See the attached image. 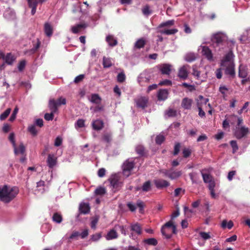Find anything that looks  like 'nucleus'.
<instances>
[{
    "label": "nucleus",
    "mask_w": 250,
    "mask_h": 250,
    "mask_svg": "<svg viewBox=\"0 0 250 250\" xmlns=\"http://www.w3.org/2000/svg\"><path fill=\"white\" fill-rule=\"evenodd\" d=\"M53 28L52 25L48 22H46L44 24V31L46 35L48 37L52 36L53 34Z\"/></svg>",
    "instance_id": "obj_20"
},
{
    "label": "nucleus",
    "mask_w": 250,
    "mask_h": 250,
    "mask_svg": "<svg viewBox=\"0 0 250 250\" xmlns=\"http://www.w3.org/2000/svg\"><path fill=\"white\" fill-rule=\"evenodd\" d=\"M198 98H199V99L201 101V102H199L198 100L197 102V106L199 109L198 114L199 116L204 117L205 116L206 113L202 109V104L204 103L205 104H206L208 103V98H204L203 96H202V95H200V96L198 97Z\"/></svg>",
    "instance_id": "obj_7"
},
{
    "label": "nucleus",
    "mask_w": 250,
    "mask_h": 250,
    "mask_svg": "<svg viewBox=\"0 0 250 250\" xmlns=\"http://www.w3.org/2000/svg\"><path fill=\"white\" fill-rule=\"evenodd\" d=\"M28 6L31 8V14L34 15L36 12L37 7L39 3H43L46 0H27Z\"/></svg>",
    "instance_id": "obj_8"
},
{
    "label": "nucleus",
    "mask_w": 250,
    "mask_h": 250,
    "mask_svg": "<svg viewBox=\"0 0 250 250\" xmlns=\"http://www.w3.org/2000/svg\"><path fill=\"white\" fill-rule=\"evenodd\" d=\"M247 76V73L244 68H242L241 66H239L238 71V76L242 77V78H245Z\"/></svg>",
    "instance_id": "obj_48"
},
{
    "label": "nucleus",
    "mask_w": 250,
    "mask_h": 250,
    "mask_svg": "<svg viewBox=\"0 0 250 250\" xmlns=\"http://www.w3.org/2000/svg\"><path fill=\"white\" fill-rule=\"evenodd\" d=\"M135 150L138 154L140 156H145L146 154V152L144 146L142 145H138L135 147Z\"/></svg>",
    "instance_id": "obj_31"
},
{
    "label": "nucleus",
    "mask_w": 250,
    "mask_h": 250,
    "mask_svg": "<svg viewBox=\"0 0 250 250\" xmlns=\"http://www.w3.org/2000/svg\"><path fill=\"white\" fill-rule=\"evenodd\" d=\"M150 79L149 78H146V77H144L143 75H141L139 78V83L141 85H145L144 84V82H146V83H148V82H149Z\"/></svg>",
    "instance_id": "obj_44"
},
{
    "label": "nucleus",
    "mask_w": 250,
    "mask_h": 250,
    "mask_svg": "<svg viewBox=\"0 0 250 250\" xmlns=\"http://www.w3.org/2000/svg\"><path fill=\"white\" fill-rule=\"evenodd\" d=\"M159 85H171L172 82L168 79H165L163 81H161L158 84Z\"/></svg>",
    "instance_id": "obj_61"
},
{
    "label": "nucleus",
    "mask_w": 250,
    "mask_h": 250,
    "mask_svg": "<svg viewBox=\"0 0 250 250\" xmlns=\"http://www.w3.org/2000/svg\"><path fill=\"white\" fill-rule=\"evenodd\" d=\"M228 36L226 34L221 31H218L211 36L210 40L214 47H219L223 44L224 42L227 41Z\"/></svg>",
    "instance_id": "obj_2"
},
{
    "label": "nucleus",
    "mask_w": 250,
    "mask_h": 250,
    "mask_svg": "<svg viewBox=\"0 0 250 250\" xmlns=\"http://www.w3.org/2000/svg\"><path fill=\"white\" fill-rule=\"evenodd\" d=\"M165 114L168 117H175L177 115V111L175 109L169 108L166 111Z\"/></svg>",
    "instance_id": "obj_38"
},
{
    "label": "nucleus",
    "mask_w": 250,
    "mask_h": 250,
    "mask_svg": "<svg viewBox=\"0 0 250 250\" xmlns=\"http://www.w3.org/2000/svg\"><path fill=\"white\" fill-rule=\"evenodd\" d=\"M118 234L115 230V229H112L108 232L105 235V238L107 240H111V239H114V238H117Z\"/></svg>",
    "instance_id": "obj_21"
},
{
    "label": "nucleus",
    "mask_w": 250,
    "mask_h": 250,
    "mask_svg": "<svg viewBox=\"0 0 250 250\" xmlns=\"http://www.w3.org/2000/svg\"><path fill=\"white\" fill-rule=\"evenodd\" d=\"M146 41L144 38L139 39L135 42L134 47L136 48H142L146 44Z\"/></svg>",
    "instance_id": "obj_32"
},
{
    "label": "nucleus",
    "mask_w": 250,
    "mask_h": 250,
    "mask_svg": "<svg viewBox=\"0 0 250 250\" xmlns=\"http://www.w3.org/2000/svg\"><path fill=\"white\" fill-rule=\"evenodd\" d=\"M166 138L163 135H157L155 138V142L157 144H162L165 141Z\"/></svg>",
    "instance_id": "obj_46"
},
{
    "label": "nucleus",
    "mask_w": 250,
    "mask_h": 250,
    "mask_svg": "<svg viewBox=\"0 0 250 250\" xmlns=\"http://www.w3.org/2000/svg\"><path fill=\"white\" fill-rule=\"evenodd\" d=\"M11 112V108L6 109L0 115V120H5L6 118L9 115L10 113Z\"/></svg>",
    "instance_id": "obj_41"
},
{
    "label": "nucleus",
    "mask_w": 250,
    "mask_h": 250,
    "mask_svg": "<svg viewBox=\"0 0 250 250\" xmlns=\"http://www.w3.org/2000/svg\"><path fill=\"white\" fill-rule=\"evenodd\" d=\"M165 174L170 179H175L181 176L182 173L181 171H174V172H171V173H168V172L166 171Z\"/></svg>",
    "instance_id": "obj_25"
},
{
    "label": "nucleus",
    "mask_w": 250,
    "mask_h": 250,
    "mask_svg": "<svg viewBox=\"0 0 250 250\" xmlns=\"http://www.w3.org/2000/svg\"><path fill=\"white\" fill-rule=\"evenodd\" d=\"M26 62L25 60H21L18 65V69L19 71H22L25 67Z\"/></svg>",
    "instance_id": "obj_52"
},
{
    "label": "nucleus",
    "mask_w": 250,
    "mask_h": 250,
    "mask_svg": "<svg viewBox=\"0 0 250 250\" xmlns=\"http://www.w3.org/2000/svg\"><path fill=\"white\" fill-rule=\"evenodd\" d=\"M17 149L18 151L17 154H18V153L23 154L24 152L25 151V147L23 145V144L21 143L20 144L19 146L18 147Z\"/></svg>",
    "instance_id": "obj_58"
},
{
    "label": "nucleus",
    "mask_w": 250,
    "mask_h": 250,
    "mask_svg": "<svg viewBox=\"0 0 250 250\" xmlns=\"http://www.w3.org/2000/svg\"><path fill=\"white\" fill-rule=\"evenodd\" d=\"M151 187L152 184L151 181L148 180L145 182L144 184H143L141 188L143 191H149V190L151 189Z\"/></svg>",
    "instance_id": "obj_35"
},
{
    "label": "nucleus",
    "mask_w": 250,
    "mask_h": 250,
    "mask_svg": "<svg viewBox=\"0 0 250 250\" xmlns=\"http://www.w3.org/2000/svg\"><path fill=\"white\" fill-rule=\"evenodd\" d=\"M225 73L229 74V75H230V76H231L232 77H235V64L233 61H231V62H230L227 65L225 69Z\"/></svg>",
    "instance_id": "obj_13"
},
{
    "label": "nucleus",
    "mask_w": 250,
    "mask_h": 250,
    "mask_svg": "<svg viewBox=\"0 0 250 250\" xmlns=\"http://www.w3.org/2000/svg\"><path fill=\"white\" fill-rule=\"evenodd\" d=\"M249 130L247 127L242 126L237 129L235 131V136L237 138H242L249 133Z\"/></svg>",
    "instance_id": "obj_10"
},
{
    "label": "nucleus",
    "mask_w": 250,
    "mask_h": 250,
    "mask_svg": "<svg viewBox=\"0 0 250 250\" xmlns=\"http://www.w3.org/2000/svg\"><path fill=\"white\" fill-rule=\"evenodd\" d=\"M170 227L172 228L173 233H176V227L174 226L172 221L167 222L161 228L162 234L164 235L167 238H169L171 237V234L168 233L169 228Z\"/></svg>",
    "instance_id": "obj_6"
},
{
    "label": "nucleus",
    "mask_w": 250,
    "mask_h": 250,
    "mask_svg": "<svg viewBox=\"0 0 250 250\" xmlns=\"http://www.w3.org/2000/svg\"><path fill=\"white\" fill-rule=\"evenodd\" d=\"M28 131L33 136L37 135L38 132L37 130L35 125H31L28 127Z\"/></svg>",
    "instance_id": "obj_43"
},
{
    "label": "nucleus",
    "mask_w": 250,
    "mask_h": 250,
    "mask_svg": "<svg viewBox=\"0 0 250 250\" xmlns=\"http://www.w3.org/2000/svg\"><path fill=\"white\" fill-rule=\"evenodd\" d=\"M202 176L204 182L209 184L211 175H210V174H208V173H202Z\"/></svg>",
    "instance_id": "obj_54"
},
{
    "label": "nucleus",
    "mask_w": 250,
    "mask_h": 250,
    "mask_svg": "<svg viewBox=\"0 0 250 250\" xmlns=\"http://www.w3.org/2000/svg\"><path fill=\"white\" fill-rule=\"evenodd\" d=\"M19 190L17 187H10L8 185L0 188V200L3 202L8 203L13 200L18 195Z\"/></svg>",
    "instance_id": "obj_1"
},
{
    "label": "nucleus",
    "mask_w": 250,
    "mask_h": 250,
    "mask_svg": "<svg viewBox=\"0 0 250 250\" xmlns=\"http://www.w3.org/2000/svg\"><path fill=\"white\" fill-rule=\"evenodd\" d=\"M192 104V99L188 98H184L182 100V106L184 109H191Z\"/></svg>",
    "instance_id": "obj_18"
},
{
    "label": "nucleus",
    "mask_w": 250,
    "mask_h": 250,
    "mask_svg": "<svg viewBox=\"0 0 250 250\" xmlns=\"http://www.w3.org/2000/svg\"><path fill=\"white\" fill-rule=\"evenodd\" d=\"M111 185L113 187L115 190H119L123 187L124 183L121 180L120 176L118 174L112 175L109 179Z\"/></svg>",
    "instance_id": "obj_5"
},
{
    "label": "nucleus",
    "mask_w": 250,
    "mask_h": 250,
    "mask_svg": "<svg viewBox=\"0 0 250 250\" xmlns=\"http://www.w3.org/2000/svg\"><path fill=\"white\" fill-rule=\"evenodd\" d=\"M106 193V189L104 187H98L95 189L94 193L97 195H103Z\"/></svg>",
    "instance_id": "obj_34"
},
{
    "label": "nucleus",
    "mask_w": 250,
    "mask_h": 250,
    "mask_svg": "<svg viewBox=\"0 0 250 250\" xmlns=\"http://www.w3.org/2000/svg\"><path fill=\"white\" fill-rule=\"evenodd\" d=\"M196 57L194 54H188L186 56V60L187 62H192V61L195 60Z\"/></svg>",
    "instance_id": "obj_59"
},
{
    "label": "nucleus",
    "mask_w": 250,
    "mask_h": 250,
    "mask_svg": "<svg viewBox=\"0 0 250 250\" xmlns=\"http://www.w3.org/2000/svg\"><path fill=\"white\" fill-rule=\"evenodd\" d=\"M215 186H216L215 182V181H214L213 180L212 176L210 175V179L209 180V184L208 185V188L210 191H211V190H212V189H213V188H215Z\"/></svg>",
    "instance_id": "obj_53"
},
{
    "label": "nucleus",
    "mask_w": 250,
    "mask_h": 250,
    "mask_svg": "<svg viewBox=\"0 0 250 250\" xmlns=\"http://www.w3.org/2000/svg\"><path fill=\"white\" fill-rule=\"evenodd\" d=\"M87 25L85 23H83L82 24H78V25L72 26L71 30L72 32L74 34H77L80 31L82 30L83 28H85L87 27Z\"/></svg>",
    "instance_id": "obj_24"
},
{
    "label": "nucleus",
    "mask_w": 250,
    "mask_h": 250,
    "mask_svg": "<svg viewBox=\"0 0 250 250\" xmlns=\"http://www.w3.org/2000/svg\"><path fill=\"white\" fill-rule=\"evenodd\" d=\"M233 222L232 221H229V222H227V220H223L221 223V227L223 229H226V228H228L230 229L231 228L233 227Z\"/></svg>",
    "instance_id": "obj_37"
},
{
    "label": "nucleus",
    "mask_w": 250,
    "mask_h": 250,
    "mask_svg": "<svg viewBox=\"0 0 250 250\" xmlns=\"http://www.w3.org/2000/svg\"><path fill=\"white\" fill-rule=\"evenodd\" d=\"M154 183L157 188H164V187H168L170 185L168 181L164 179H155L154 180Z\"/></svg>",
    "instance_id": "obj_16"
},
{
    "label": "nucleus",
    "mask_w": 250,
    "mask_h": 250,
    "mask_svg": "<svg viewBox=\"0 0 250 250\" xmlns=\"http://www.w3.org/2000/svg\"><path fill=\"white\" fill-rule=\"evenodd\" d=\"M63 220L62 216L60 213H54L52 217V220L56 223H61Z\"/></svg>",
    "instance_id": "obj_36"
},
{
    "label": "nucleus",
    "mask_w": 250,
    "mask_h": 250,
    "mask_svg": "<svg viewBox=\"0 0 250 250\" xmlns=\"http://www.w3.org/2000/svg\"><path fill=\"white\" fill-rule=\"evenodd\" d=\"M66 104V100L65 98H58L57 100H55L53 98L50 99L48 103V107L50 109H52V111L54 112V114L57 112L58 110L59 106L62 105V104Z\"/></svg>",
    "instance_id": "obj_3"
},
{
    "label": "nucleus",
    "mask_w": 250,
    "mask_h": 250,
    "mask_svg": "<svg viewBox=\"0 0 250 250\" xmlns=\"http://www.w3.org/2000/svg\"><path fill=\"white\" fill-rule=\"evenodd\" d=\"M103 140L106 142V143H110L112 140V135L111 133H104L103 135Z\"/></svg>",
    "instance_id": "obj_42"
},
{
    "label": "nucleus",
    "mask_w": 250,
    "mask_h": 250,
    "mask_svg": "<svg viewBox=\"0 0 250 250\" xmlns=\"http://www.w3.org/2000/svg\"><path fill=\"white\" fill-rule=\"evenodd\" d=\"M169 92L167 89H160L157 92V99L158 101H165L167 100Z\"/></svg>",
    "instance_id": "obj_15"
},
{
    "label": "nucleus",
    "mask_w": 250,
    "mask_h": 250,
    "mask_svg": "<svg viewBox=\"0 0 250 250\" xmlns=\"http://www.w3.org/2000/svg\"><path fill=\"white\" fill-rule=\"evenodd\" d=\"M103 65L104 67H110L112 66L113 62L111 58L103 57Z\"/></svg>",
    "instance_id": "obj_33"
},
{
    "label": "nucleus",
    "mask_w": 250,
    "mask_h": 250,
    "mask_svg": "<svg viewBox=\"0 0 250 250\" xmlns=\"http://www.w3.org/2000/svg\"><path fill=\"white\" fill-rule=\"evenodd\" d=\"M50 113H45L44 115V118L46 120H52L54 117V112L52 110H50Z\"/></svg>",
    "instance_id": "obj_51"
},
{
    "label": "nucleus",
    "mask_w": 250,
    "mask_h": 250,
    "mask_svg": "<svg viewBox=\"0 0 250 250\" xmlns=\"http://www.w3.org/2000/svg\"><path fill=\"white\" fill-rule=\"evenodd\" d=\"M106 41L107 42L109 46L114 47L116 45L118 44V41L116 39L114 38L113 36L109 35L106 37Z\"/></svg>",
    "instance_id": "obj_23"
},
{
    "label": "nucleus",
    "mask_w": 250,
    "mask_h": 250,
    "mask_svg": "<svg viewBox=\"0 0 250 250\" xmlns=\"http://www.w3.org/2000/svg\"><path fill=\"white\" fill-rule=\"evenodd\" d=\"M16 59V57L11 53H8L5 56V62L9 65H12Z\"/></svg>",
    "instance_id": "obj_26"
},
{
    "label": "nucleus",
    "mask_w": 250,
    "mask_h": 250,
    "mask_svg": "<svg viewBox=\"0 0 250 250\" xmlns=\"http://www.w3.org/2000/svg\"><path fill=\"white\" fill-rule=\"evenodd\" d=\"M191 154V149H189V148H184L183 149V155L184 157H188L190 156Z\"/></svg>",
    "instance_id": "obj_57"
},
{
    "label": "nucleus",
    "mask_w": 250,
    "mask_h": 250,
    "mask_svg": "<svg viewBox=\"0 0 250 250\" xmlns=\"http://www.w3.org/2000/svg\"><path fill=\"white\" fill-rule=\"evenodd\" d=\"M188 66H189L188 65H184L179 68L178 76L180 78H182L184 80L187 79V78H188Z\"/></svg>",
    "instance_id": "obj_11"
},
{
    "label": "nucleus",
    "mask_w": 250,
    "mask_h": 250,
    "mask_svg": "<svg viewBox=\"0 0 250 250\" xmlns=\"http://www.w3.org/2000/svg\"><path fill=\"white\" fill-rule=\"evenodd\" d=\"M90 101L92 103H95L97 105V104L101 103L102 98H101L99 94H97V93H94L93 94L91 95Z\"/></svg>",
    "instance_id": "obj_29"
},
{
    "label": "nucleus",
    "mask_w": 250,
    "mask_h": 250,
    "mask_svg": "<svg viewBox=\"0 0 250 250\" xmlns=\"http://www.w3.org/2000/svg\"><path fill=\"white\" fill-rule=\"evenodd\" d=\"M57 163V158L54 154H49L47 160V165L50 168H53L56 165Z\"/></svg>",
    "instance_id": "obj_12"
},
{
    "label": "nucleus",
    "mask_w": 250,
    "mask_h": 250,
    "mask_svg": "<svg viewBox=\"0 0 250 250\" xmlns=\"http://www.w3.org/2000/svg\"><path fill=\"white\" fill-rule=\"evenodd\" d=\"M234 58V54L232 50H230L227 54L225 56L221 62V65L223 66H227V62L230 63L232 62L233 58Z\"/></svg>",
    "instance_id": "obj_9"
},
{
    "label": "nucleus",
    "mask_w": 250,
    "mask_h": 250,
    "mask_svg": "<svg viewBox=\"0 0 250 250\" xmlns=\"http://www.w3.org/2000/svg\"><path fill=\"white\" fill-rule=\"evenodd\" d=\"M137 205L139 208V211L141 213H143L144 211V208L145 207L144 202H142V201H138Z\"/></svg>",
    "instance_id": "obj_60"
},
{
    "label": "nucleus",
    "mask_w": 250,
    "mask_h": 250,
    "mask_svg": "<svg viewBox=\"0 0 250 250\" xmlns=\"http://www.w3.org/2000/svg\"><path fill=\"white\" fill-rule=\"evenodd\" d=\"M9 141L11 142V143H12L13 146L14 147V153L15 154H18V147L16 146V141L15 139V134L14 133H10L9 137Z\"/></svg>",
    "instance_id": "obj_27"
},
{
    "label": "nucleus",
    "mask_w": 250,
    "mask_h": 250,
    "mask_svg": "<svg viewBox=\"0 0 250 250\" xmlns=\"http://www.w3.org/2000/svg\"><path fill=\"white\" fill-rule=\"evenodd\" d=\"M230 145L232 147V152L233 153H235V152H237V150H238V146L237 145V142L236 141H230Z\"/></svg>",
    "instance_id": "obj_49"
},
{
    "label": "nucleus",
    "mask_w": 250,
    "mask_h": 250,
    "mask_svg": "<svg viewBox=\"0 0 250 250\" xmlns=\"http://www.w3.org/2000/svg\"><path fill=\"white\" fill-rule=\"evenodd\" d=\"M142 12L144 15H150L152 13L148 5H146V6H144V8L142 9Z\"/></svg>",
    "instance_id": "obj_55"
},
{
    "label": "nucleus",
    "mask_w": 250,
    "mask_h": 250,
    "mask_svg": "<svg viewBox=\"0 0 250 250\" xmlns=\"http://www.w3.org/2000/svg\"><path fill=\"white\" fill-rule=\"evenodd\" d=\"M237 116L236 115H230L229 116V124L231 125H235V123L237 120Z\"/></svg>",
    "instance_id": "obj_64"
},
{
    "label": "nucleus",
    "mask_w": 250,
    "mask_h": 250,
    "mask_svg": "<svg viewBox=\"0 0 250 250\" xmlns=\"http://www.w3.org/2000/svg\"><path fill=\"white\" fill-rule=\"evenodd\" d=\"M19 108L18 106H16L15 108L14 109L13 112H12L11 116L9 118L10 121H14V120H15Z\"/></svg>",
    "instance_id": "obj_50"
},
{
    "label": "nucleus",
    "mask_w": 250,
    "mask_h": 250,
    "mask_svg": "<svg viewBox=\"0 0 250 250\" xmlns=\"http://www.w3.org/2000/svg\"><path fill=\"white\" fill-rule=\"evenodd\" d=\"M144 242L146 244H147L149 245L153 246L157 245L158 243L157 240L155 239V238H148V239H146V240H144Z\"/></svg>",
    "instance_id": "obj_40"
},
{
    "label": "nucleus",
    "mask_w": 250,
    "mask_h": 250,
    "mask_svg": "<svg viewBox=\"0 0 250 250\" xmlns=\"http://www.w3.org/2000/svg\"><path fill=\"white\" fill-rule=\"evenodd\" d=\"M76 126L79 127H84L85 125V121L83 119H79L76 123Z\"/></svg>",
    "instance_id": "obj_62"
},
{
    "label": "nucleus",
    "mask_w": 250,
    "mask_h": 250,
    "mask_svg": "<svg viewBox=\"0 0 250 250\" xmlns=\"http://www.w3.org/2000/svg\"><path fill=\"white\" fill-rule=\"evenodd\" d=\"M174 24V20H169V21H167L165 22L161 23L159 26V28H163V27H165V26H170L173 25Z\"/></svg>",
    "instance_id": "obj_45"
},
{
    "label": "nucleus",
    "mask_w": 250,
    "mask_h": 250,
    "mask_svg": "<svg viewBox=\"0 0 250 250\" xmlns=\"http://www.w3.org/2000/svg\"><path fill=\"white\" fill-rule=\"evenodd\" d=\"M180 147H181V146H180V143H176L175 144L174 151H173L174 155L178 154L179 152H180Z\"/></svg>",
    "instance_id": "obj_63"
},
{
    "label": "nucleus",
    "mask_w": 250,
    "mask_h": 250,
    "mask_svg": "<svg viewBox=\"0 0 250 250\" xmlns=\"http://www.w3.org/2000/svg\"><path fill=\"white\" fill-rule=\"evenodd\" d=\"M92 126L95 130H101L104 126V122L102 120H95L92 122Z\"/></svg>",
    "instance_id": "obj_14"
},
{
    "label": "nucleus",
    "mask_w": 250,
    "mask_h": 250,
    "mask_svg": "<svg viewBox=\"0 0 250 250\" xmlns=\"http://www.w3.org/2000/svg\"><path fill=\"white\" fill-rule=\"evenodd\" d=\"M148 103V99L145 97H141L136 100V105L141 108L146 107Z\"/></svg>",
    "instance_id": "obj_19"
},
{
    "label": "nucleus",
    "mask_w": 250,
    "mask_h": 250,
    "mask_svg": "<svg viewBox=\"0 0 250 250\" xmlns=\"http://www.w3.org/2000/svg\"><path fill=\"white\" fill-rule=\"evenodd\" d=\"M182 85L184 87L188 88L190 91L195 90V87L194 85H191V84L187 83H183Z\"/></svg>",
    "instance_id": "obj_56"
},
{
    "label": "nucleus",
    "mask_w": 250,
    "mask_h": 250,
    "mask_svg": "<svg viewBox=\"0 0 250 250\" xmlns=\"http://www.w3.org/2000/svg\"><path fill=\"white\" fill-rule=\"evenodd\" d=\"M117 81L119 82H124L126 79V76L124 72H121L118 73L117 75Z\"/></svg>",
    "instance_id": "obj_47"
},
{
    "label": "nucleus",
    "mask_w": 250,
    "mask_h": 250,
    "mask_svg": "<svg viewBox=\"0 0 250 250\" xmlns=\"http://www.w3.org/2000/svg\"><path fill=\"white\" fill-rule=\"evenodd\" d=\"M160 70L162 74H169L171 70V65L167 64V63H164L161 66Z\"/></svg>",
    "instance_id": "obj_28"
},
{
    "label": "nucleus",
    "mask_w": 250,
    "mask_h": 250,
    "mask_svg": "<svg viewBox=\"0 0 250 250\" xmlns=\"http://www.w3.org/2000/svg\"><path fill=\"white\" fill-rule=\"evenodd\" d=\"M135 165L134 161H130V160H126L122 165L123 173L124 176L126 177L130 176L132 174V169Z\"/></svg>",
    "instance_id": "obj_4"
},
{
    "label": "nucleus",
    "mask_w": 250,
    "mask_h": 250,
    "mask_svg": "<svg viewBox=\"0 0 250 250\" xmlns=\"http://www.w3.org/2000/svg\"><path fill=\"white\" fill-rule=\"evenodd\" d=\"M41 42L39 40V39H37V42L36 44H34L33 48L31 49H29L28 52H30V53H35V52H37L38 50L39 49L40 46H41Z\"/></svg>",
    "instance_id": "obj_39"
},
{
    "label": "nucleus",
    "mask_w": 250,
    "mask_h": 250,
    "mask_svg": "<svg viewBox=\"0 0 250 250\" xmlns=\"http://www.w3.org/2000/svg\"><path fill=\"white\" fill-rule=\"evenodd\" d=\"M202 53L203 55H204L208 60H212V52L208 46H203L202 50Z\"/></svg>",
    "instance_id": "obj_17"
},
{
    "label": "nucleus",
    "mask_w": 250,
    "mask_h": 250,
    "mask_svg": "<svg viewBox=\"0 0 250 250\" xmlns=\"http://www.w3.org/2000/svg\"><path fill=\"white\" fill-rule=\"evenodd\" d=\"M131 229L132 231H134L138 234H141L142 233V227L139 223L131 224Z\"/></svg>",
    "instance_id": "obj_30"
},
{
    "label": "nucleus",
    "mask_w": 250,
    "mask_h": 250,
    "mask_svg": "<svg viewBox=\"0 0 250 250\" xmlns=\"http://www.w3.org/2000/svg\"><path fill=\"white\" fill-rule=\"evenodd\" d=\"M79 210L81 213H87L90 210V207L88 203H81L79 206Z\"/></svg>",
    "instance_id": "obj_22"
}]
</instances>
